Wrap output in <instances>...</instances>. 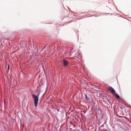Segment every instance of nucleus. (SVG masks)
<instances>
[{
    "instance_id": "nucleus-3",
    "label": "nucleus",
    "mask_w": 131,
    "mask_h": 131,
    "mask_svg": "<svg viewBox=\"0 0 131 131\" xmlns=\"http://www.w3.org/2000/svg\"><path fill=\"white\" fill-rule=\"evenodd\" d=\"M63 64L64 66H67L68 64V61L67 60L63 59Z\"/></svg>"
},
{
    "instance_id": "nucleus-5",
    "label": "nucleus",
    "mask_w": 131,
    "mask_h": 131,
    "mask_svg": "<svg viewBox=\"0 0 131 131\" xmlns=\"http://www.w3.org/2000/svg\"><path fill=\"white\" fill-rule=\"evenodd\" d=\"M84 96H85V97L86 100H89V99L87 95H86V94H84Z\"/></svg>"
},
{
    "instance_id": "nucleus-6",
    "label": "nucleus",
    "mask_w": 131,
    "mask_h": 131,
    "mask_svg": "<svg viewBox=\"0 0 131 131\" xmlns=\"http://www.w3.org/2000/svg\"><path fill=\"white\" fill-rule=\"evenodd\" d=\"M9 66L8 65V70L9 69Z\"/></svg>"
},
{
    "instance_id": "nucleus-2",
    "label": "nucleus",
    "mask_w": 131,
    "mask_h": 131,
    "mask_svg": "<svg viewBox=\"0 0 131 131\" xmlns=\"http://www.w3.org/2000/svg\"><path fill=\"white\" fill-rule=\"evenodd\" d=\"M108 89L110 90V92L112 94H115L116 93L115 90L111 86H109Z\"/></svg>"
},
{
    "instance_id": "nucleus-1",
    "label": "nucleus",
    "mask_w": 131,
    "mask_h": 131,
    "mask_svg": "<svg viewBox=\"0 0 131 131\" xmlns=\"http://www.w3.org/2000/svg\"><path fill=\"white\" fill-rule=\"evenodd\" d=\"M32 96L33 97L34 99L35 106V107H36L37 106L38 100V97L36 96L33 94L32 95Z\"/></svg>"
},
{
    "instance_id": "nucleus-4",
    "label": "nucleus",
    "mask_w": 131,
    "mask_h": 131,
    "mask_svg": "<svg viewBox=\"0 0 131 131\" xmlns=\"http://www.w3.org/2000/svg\"><path fill=\"white\" fill-rule=\"evenodd\" d=\"M115 94V96H116L117 98H118V99L120 98V97L118 94H116L115 93V94Z\"/></svg>"
}]
</instances>
